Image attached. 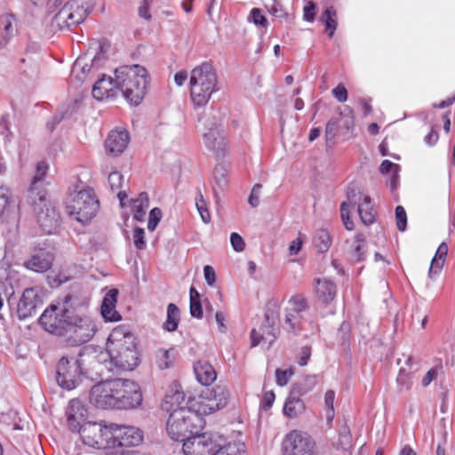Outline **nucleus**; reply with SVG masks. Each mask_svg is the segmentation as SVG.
<instances>
[{
  "mask_svg": "<svg viewBox=\"0 0 455 455\" xmlns=\"http://www.w3.org/2000/svg\"><path fill=\"white\" fill-rule=\"evenodd\" d=\"M139 363L135 339L121 328L115 329L108 339V353L91 363V370L99 377L105 371H132Z\"/></svg>",
  "mask_w": 455,
  "mask_h": 455,
  "instance_id": "obj_1",
  "label": "nucleus"
},
{
  "mask_svg": "<svg viewBox=\"0 0 455 455\" xmlns=\"http://www.w3.org/2000/svg\"><path fill=\"white\" fill-rule=\"evenodd\" d=\"M119 92L132 106L140 104L147 93L148 71L140 65L122 66L115 70Z\"/></svg>",
  "mask_w": 455,
  "mask_h": 455,
  "instance_id": "obj_2",
  "label": "nucleus"
},
{
  "mask_svg": "<svg viewBox=\"0 0 455 455\" xmlns=\"http://www.w3.org/2000/svg\"><path fill=\"white\" fill-rule=\"evenodd\" d=\"M87 305L76 297L73 314L67 315L68 318L67 333L64 338L68 346L76 347L90 341L97 331L94 321L82 312Z\"/></svg>",
  "mask_w": 455,
  "mask_h": 455,
  "instance_id": "obj_3",
  "label": "nucleus"
},
{
  "mask_svg": "<svg viewBox=\"0 0 455 455\" xmlns=\"http://www.w3.org/2000/svg\"><path fill=\"white\" fill-rule=\"evenodd\" d=\"M190 94L194 104L206 105L213 92L218 91V76L215 68L209 62H204L192 69L190 75Z\"/></svg>",
  "mask_w": 455,
  "mask_h": 455,
  "instance_id": "obj_4",
  "label": "nucleus"
},
{
  "mask_svg": "<svg viewBox=\"0 0 455 455\" xmlns=\"http://www.w3.org/2000/svg\"><path fill=\"white\" fill-rule=\"evenodd\" d=\"M100 202L93 188H84L78 189L76 186L74 192H69L66 199V211L78 222L86 224L97 214Z\"/></svg>",
  "mask_w": 455,
  "mask_h": 455,
  "instance_id": "obj_5",
  "label": "nucleus"
},
{
  "mask_svg": "<svg viewBox=\"0 0 455 455\" xmlns=\"http://www.w3.org/2000/svg\"><path fill=\"white\" fill-rule=\"evenodd\" d=\"M74 303L76 296L67 295L58 305H51L44 311L39 318V323L46 331L64 337L69 321L67 315L73 314Z\"/></svg>",
  "mask_w": 455,
  "mask_h": 455,
  "instance_id": "obj_6",
  "label": "nucleus"
},
{
  "mask_svg": "<svg viewBox=\"0 0 455 455\" xmlns=\"http://www.w3.org/2000/svg\"><path fill=\"white\" fill-rule=\"evenodd\" d=\"M200 417L188 408H179L171 412L167 423L166 431L171 439L182 442L192 438L198 432L197 422Z\"/></svg>",
  "mask_w": 455,
  "mask_h": 455,
  "instance_id": "obj_7",
  "label": "nucleus"
},
{
  "mask_svg": "<svg viewBox=\"0 0 455 455\" xmlns=\"http://www.w3.org/2000/svg\"><path fill=\"white\" fill-rule=\"evenodd\" d=\"M64 0H48L49 12L55 11ZM91 12V6L84 0H69L54 16L56 25L60 28H71L81 24Z\"/></svg>",
  "mask_w": 455,
  "mask_h": 455,
  "instance_id": "obj_8",
  "label": "nucleus"
},
{
  "mask_svg": "<svg viewBox=\"0 0 455 455\" xmlns=\"http://www.w3.org/2000/svg\"><path fill=\"white\" fill-rule=\"evenodd\" d=\"M107 373V371H105ZM101 381L94 385L90 392V403L100 409H116V391L119 384L117 379H109L111 376L104 374Z\"/></svg>",
  "mask_w": 455,
  "mask_h": 455,
  "instance_id": "obj_9",
  "label": "nucleus"
},
{
  "mask_svg": "<svg viewBox=\"0 0 455 455\" xmlns=\"http://www.w3.org/2000/svg\"><path fill=\"white\" fill-rule=\"evenodd\" d=\"M224 443V438L218 434H195L184 442L182 449L186 455H215Z\"/></svg>",
  "mask_w": 455,
  "mask_h": 455,
  "instance_id": "obj_10",
  "label": "nucleus"
},
{
  "mask_svg": "<svg viewBox=\"0 0 455 455\" xmlns=\"http://www.w3.org/2000/svg\"><path fill=\"white\" fill-rule=\"evenodd\" d=\"M56 374L59 386L72 390L79 385L82 376L87 372L84 371L81 360L63 356L57 364Z\"/></svg>",
  "mask_w": 455,
  "mask_h": 455,
  "instance_id": "obj_11",
  "label": "nucleus"
},
{
  "mask_svg": "<svg viewBox=\"0 0 455 455\" xmlns=\"http://www.w3.org/2000/svg\"><path fill=\"white\" fill-rule=\"evenodd\" d=\"M283 455H316L315 443L307 432L292 430L282 443Z\"/></svg>",
  "mask_w": 455,
  "mask_h": 455,
  "instance_id": "obj_12",
  "label": "nucleus"
},
{
  "mask_svg": "<svg viewBox=\"0 0 455 455\" xmlns=\"http://www.w3.org/2000/svg\"><path fill=\"white\" fill-rule=\"evenodd\" d=\"M83 443L97 449L111 447V424L102 425L96 422H87L79 432Z\"/></svg>",
  "mask_w": 455,
  "mask_h": 455,
  "instance_id": "obj_13",
  "label": "nucleus"
},
{
  "mask_svg": "<svg viewBox=\"0 0 455 455\" xmlns=\"http://www.w3.org/2000/svg\"><path fill=\"white\" fill-rule=\"evenodd\" d=\"M119 387L116 391V409L129 410L141 404L142 394L140 387L132 380L117 379Z\"/></svg>",
  "mask_w": 455,
  "mask_h": 455,
  "instance_id": "obj_14",
  "label": "nucleus"
},
{
  "mask_svg": "<svg viewBox=\"0 0 455 455\" xmlns=\"http://www.w3.org/2000/svg\"><path fill=\"white\" fill-rule=\"evenodd\" d=\"M44 291L40 287L24 290L17 305V316L24 320L36 315L38 307L43 306Z\"/></svg>",
  "mask_w": 455,
  "mask_h": 455,
  "instance_id": "obj_15",
  "label": "nucleus"
},
{
  "mask_svg": "<svg viewBox=\"0 0 455 455\" xmlns=\"http://www.w3.org/2000/svg\"><path fill=\"white\" fill-rule=\"evenodd\" d=\"M111 447L137 446L143 441L142 431L132 426L111 424Z\"/></svg>",
  "mask_w": 455,
  "mask_h": 455,
  "instance_id": "obj_16",
  "label": "nucleus"
},
{
  "mask_svg": "<svg viewBox=\"0 0 455 455\" xmlns=\"http://www.w3.org/2000/svg\"><path fill=\"white\" fill-rule=\"evenodd\" d=\"M230 394L225 386L207 388L202 394L204 413H212L227 406Z\"/></svg>",
  "mask_w": 455,
  "mask_h": 455,
  "instance_id": "obj_17",
  "label": "nucleus"
},
{
  "mask_svg": "<svg viewBox=\"0 0 455 455\" xmlns=\"http://www.w3.org/2000/svg\"><path fill=\"white\" fill-rule=\"evenodd\" d=\"M20 204L9 188L0 187V224L15 223L19 220Z\"/></svg>",
  "mask_w": 455,
  "mask_h": 455,
  "instance_id": "obj_18",
  "label": "nucleus"
},
{
  "mask_svg": "<svg viewBox=\"0 0 455 455\" xmlns=\"http://www.w3.org/2000/svg\"><path fill=\"white\" fill-rule=\"evenodd\" d=\"M35 212H36L37 222L45 234H52L60 227V213L51 203L44 204V206Z\"/></svg>",
  "mask_w": 455,
  "mask_h": 455,
  "instance_id": "obj_19",
  "label": "nucleus"
},
{
  "mask_svg": "<svg viewBox=\"0 0 455 455\" xmlns=\"http://www.w3.org/2000/svg\"><path fill=\"white\" fill-rule=\"evenodd\" d=\"M68 427L72 432L79 433L87 419V411L83 403L77 400L73 399L69 402L68 407L66 411Z\"/></svg>",
  "mask_w": 455,
  "mask_h": 455,
  "instance_id": "obj_20",
  "label": "nucleus"
},
{
  "mask_svg": "<svg viewBox=\"0 0 455 455\" xmlns=\"http://www.w3.org/2000/svg\"><path fill=\"white\" fill-rule=\"evenodd\" d=\"M118 92L119 88L116 76L115 78H112L109 76L102 75V76L95 82L92 90L93 98L99 101L116 98Z\"/></svg>",
  "mask_w": 455,
  "mask_h": 455,
  "instance_id": "obj_21",
  "label": "nucleus"
},
{
  "mask_svg": "<svg viewBox=\"0 0 455 455\" xmlns=\"http://www.w3.org/2000/svg\"><path fill=\"white\" fill-rule=\"evenodd\" d=\"M363 195L360 190L354 185H349L347 190V201L340 204V214L343 224L347 230L354 229V222L350 219V212L348 208L358 205L363 200Z\"/></svg>",
  "mask_w": 455,
  "mask_h": 455,
  "instance_id": "obj_22",
  "label": "nucleus"
},
{
  "mask_svg": "<svg viewBox=\"0 0 455 455\" xmlns=\"http://www.w3.org/2000/svg\"><path fill=\"white\" fill-rule=\"evenodd\" d=\"M204 141L206 148L218 156L224 155L227 151L228 143L224 131L220 129L216 124H214V127L209 128V131L204 134Z\"/></svg>",
  "mask_w": 455,
  "mask_h": 455,
  "instance_id": "obj_23",
  "label": "nucleus"
},
{
  "mask_svg": "<svg viewBox=\"0 0 455 455\" xmlns=\"http://www.w3.org/2000/svg\"><path fill=\"white\" fill-rule=\"evenodd\" d=\"M130 141L129 133L126 130H113L109 132L105 148L108 155L117 156L126 148Z\"/></svg>",
  "mask_w": 455,
  "mask_h": 455,
  "instance_id": "obj_24",
  "label": "nucleus"
},
{
  "mask_svg": "<svg viewBox=\"0 0 455 455\" xmlns=\"http://www.w3.org/2000/svg\"><path fill=\"white\" fill-rule=\"evenodd\" d=\"M274 324V316L266 313L265 323L260 326L259 330L253 329L251 331V347H256L264 341L268 343L269 347L276 339Z\"/></svg>",
  "mask_w": 455,
  "mask_h": 455,
  "instance_id": "obj_25",
  "label": "nucleus"
},
{
  "mask_svg": "<svg viewBox=\"0 0 455 455\" xmlns=\"http://www.w3.org/2000/svg\"><path fill=\"white\" fill-rule=\"evenodd\" d=\"M185 401V394L181 390L180 385L174 381L172 382L161 403V407L165 411H174L179 408H187L183 406L182 403Z\"/></svg>",
  "mask_w": 455,
  "mask_h": 455,
  "instance_id": "obj_26",
  "label": "nucleus"
},
{
  "mask_svg": "<svg viewBox=\"0 0 455 455\" xmlns=\"http://www.w3.org/2000/svg\"><path fill=\"white\" fill-rule=\"evenodd\" d=\"M118 291L111 289L108 291L101 304V315L108 322H117L121 320L120 314L116 310Z\"/></svg>",
  "mask_w": 455,
  "mask_h": 455,
  "instance_id": "obj_27",
  "label": "nucleus"
},
{
  "mask_svg": "<svg viewBox=\"0 0 455 455\" xmlns=\"http://www.w3.org/2000/svg\"><path fill=\"white\" fill-rule=\"evenodd\" d=\"M53 256L46 250H40L35 253L28 260L24 262V266L32 271L43 273L52 267Z\"/></svg>",
  "mask_w": 455,
  "mask_h": 455,
  "instance_id": "obj_28",
  "label": "nucleus"
},
{
  "mask_svg": "<svg viewBox=\"0 0 455 455\" xmlns=\"http://www.w3.org/2000/svg\"><path fill=\"white\" fill-rule=\"evenodd\" d=\"M27 202L34 208V211H37L42 208L44 206V204H50L46 200V189L44 184L31 182L27 192Z\"/></svg>",
  "mask_w": 455,
  "mask_h": 455,
  "instance_id": "obj_29",
  "label": "nucleus"
},
{
  "mask_svg": "<svg viewBox=\"0 0 455 455\" xmlns=\"http://www.w3.org/2000/svg\"><path fill=\"white\" fill-rule=\"evenodd\" d=\"M315 294L320 301L328 304L334 299L337 293L336 284L329 279H315Z\"/></svg>",
  "mask_w": 455,
  "mask_h": 455,
  "instance_id": "obj_30",
  "label": "nucleus"
},
{
  "mask_svg": "<svg viewBox=\"0 0 455 455\" xmlns=\"http://www.w3.org/2000/svg\"><path fill=\"white\" fill-rule=\"evenodd\" d=\"M194 372L199 383L204 386L211 385L217 378V373L211 363L198 360L194 364Z\"/></svg>",
  "mask_w": 455,
  "mask_h": 455,
  "instance_id": "obj_31",
  "label": "nucleus"
},
{
  "mask_svg": "<svg viewBox=\"0 0 455 455\" xmlns=\"http://www.w3.org/2000/svg\"><path fill=\"white\" fill-rule=\"evenodd\" d=\"M0 48L5 46L17 33L15 19L12 14H4L0 18Z\"/></svg>",
  "mask_w": 455,
  "mask_h": 455,
  "instance_id": "obj_32",
  "label": "nucleus"
},
{
  "mask_svg": "<svg viewBox=\"0 0 455 455\" xmlns=\"http://www.w3.org/2000/svg\"><path fill=\"white\" fill-rule=\"evenodd\" d=\"M306 405L302 399L288 396L284 402L283 412L289 419H295L304 413Z\"/></svg>",
  "mask_w": 455,
  "mask_h": 455,
  "instance_id": "obj_33",
  "label": "nucleus"
},
{
  "mask_svg": "<svg viewBox=\"0 0 455 455\" xmlns=\"http://www.w3.org/2000/svg\"><path fill=\"white\" fill-rule=\"evenodd\" d=\"M357 212L364 225L369 226L374 223L376 213L371 204V198L369 196H363V200L358 203Z\"/></svg>",
  "mask_w": 455,
  "mask_h": 455,
  "instance_id": "obj_34",
  "label": "nucleus"
},
{
  "mask_svg": "<svg viewBox=\"0 0 455 455\" xmlns=\"http://www.w3.org/2000/svg\"><path fill=\"white\" fill-rule=\"evenodd\" d=\"M149 206V198L146 192L140 193L139 196L132 200L131 208L133 214V218L141 221L146 214V210Z\"/></svg>",
  "mask_w": 455,
  "mask_h": 455,
  "instance_id": "obj_35",
  "label": "nucleus"
},
{
  "mask_svg": "<svg viewBox=\"0 0 455 455\" xmlns=\"http://www.w3.org/2000/svg\"><path fill=\"white\" fill-rule=\"evenodd\" d=\"M366 242L363 235L358 234L355 235V240L352 242L349 250L351 259L356 262L363 261L365 259Z\"/></svg>",
  "mask_w": 455,
  "mask_h": 455,
  "instance_id": "obj_36",
  "label": "nucleus"
},
{
  "mask_svg": "<svg viewBox=\"0 0 455 455\" xmlns=\"http://www.w3.org/2000/svg\"><path fill=\"white\" fill-rule=\"evenodd\" d=\"M156 363L161 370L169 369L173 366L175 352L173 348H159L155 353Z\"/></svg>",
  "mask_w": 455,
  "mask_h": 455,
  "instance_id": "obj_37",
  "label": "nucleus"
},
{
  "mask_svg": "<svg viewBox=\"0 0 455 455\" xmlns=\"http://www.w3.org/2000/svg\"><path fill=\"white\" fill-rule=\"evenodd\" d=\"M180 320V311L179 307L175 304L170 303L167 307V317L163 324L164 329L170 332L176 331Z\"/></svg>",
  "mask_w": 455,
  "mask_h": 455,
  "instance_id": "obj_38",
  "label": "nucleus"
},
{
  "mask_svg": "<svg viewBox=\"0 0 455 455\" xmlns=\"http://www.w3.org/2000/svg\"><path fill=\"white\" fill-rule=\"evenodd\" d=\"M332 243L331 236L327 229H318L315 231L313 243L319 252H326Z\"/></svg>",
  "mask_w": 455,
  "mask_h": 455,
  "instance_id": "obj_39",
  "label": "nucleus"
},
{
  "mask_svg": "<svg viewBox=\"0 0 455 455\" xmlns=\"http://www.w3.org/2000/svg\"><path fill=\"white\" fill-rule=\"evenodd\" d=\"M320 21L324 24L329 37H332L337 28V13L332 6L327 7L323 12Z\"/></svg>",
  "mask_w": 455,
  "mask_h": 455,
  "instance_id": "obj_40",
  "label": "nucleus"
},
{
  "mask_svg": "<svg viewBox=\"0 0 455 455\" xmlns=\"http://www.w3.org/2000/svg\"><path fill=\"white\" fill-rule=\"evenodd\" d=\"M245 452V445L241 441L224 443L215 452V455H243Z\"/></svg>",
  "mask_w": 455,
  "mask_h": 455,
  "instance_id": "obj_41",
  "label": "nucleus"
},
{
  "mask_svg": "<svg viewBox=\"0 0 455 455\" xmlns=\"http://www.w3.org/2000/svg\"><path fill=\"white\" fill-rule=\"evenodd\" d=\"M288 305L289 307L287 308L296 314H300L308 309L307 300L302 294L293 295L289 299Z\"/></svg>",
  "mask_w": 455,
  "mask_h": 455,
  "instance_id": "obj_42",
  "label": "nucleus"
},
{
  "mask_svg": "<svg viewBox=\"0 0 455 455\" xmlns=\"http://www.w3.org/2000/svg\"><path fill=\"white\" fill-rule=\"evenodd\" d=\"M337 446L344 451L349 450L352 447V435L348 426L346 424L341 426L339 429Z\"/></svg>",
  "mask_w": 455,
  "mask_h": 455,
  "instance_id": "obj_43",
  "label": "nucleus"
},
{
  "mask_svg": "<svg viewBox=\"0 0 455 455\" xmlns=\"http://www.w3.org/2000/svg\"><path fill=\"white\" fill-rule=\"evenodd\" d=\"M334 400H335V392L333 390H328L324 395V404L326 407V421L327 425L331 427L332 424V420L335 417L334 411Z\"/></svg>",
  "mask_w": 455,
  "mask_h": 455,
  "instance_id": "obj_44",
  "label": "nucleus"
},
{
  "mask_svg": "<svg viewBox=\"0 0 455 455\" xmlns=\"http://www.w3.org/2000/svg\"><path fill=\"white\" fill-rule=\"evenodd\" d=\"M196 205L198 212L200 213L201 219L204 223H209L211 220V214L207 209V204L204 199L201 191H198V195L196 198Z\"/></svg>",
  "mask_w": 455,
  "mask_h": 455,
  "instance_id": "obj_45",
  "label": "nucleus"
},
{
  "mask_svg": "<svg viewBox=\"0 0 455 455\" xmlns=\"http://www.w3.org/2000/svg\"><path fill=\"white\" fill-rule=\"evenodd\" d=\"M228 171L223 165H218L213 172V179L220 189H224L228 185Z\"/></svg>",
  "mask_w": 455,
  "mask_h": 455,
  "instance_id": "obj_46",
  "label": "nucleus"
},
{
  "mask_svg": "<svg viewBox=\"0 0 455 455\" xmlns=\"http://www.w3.org/2000/svg\"><path fill=\"white\" fill-rule=\"evenodd\" d=\"M266 7L269 13L276 18L287 17V13L279 0H270L269 3L266 4Z\"/></svg>",
  "mask_w": 455,
  "mask_h": 455,
  "instance_id": "obj_47",
  "label": "nucleus"
},
{
  "mask_svg": "<svg viewBox=\"0 0 455 455\" xmlns=\"http://www.w3.org/2000/svg\"><path fill=\"white\" fill-rule=\"evenodd\" d=\"M300 314H296L291 310L286 308L285 314V323L289 325L290 331L296 332L300 329L299 322H300Z\"/></svg>",
  "mask_w": 455,
  "mask_h": 455,
  "instance_id": "obj_48",
  "label": "nucleus"
},
{
  "mask_svg": "<svg viewBox=\"0 0 455 455\" xmlns=\"http://www.w3.org/2000/svg\"><path fill=\"white\" fill-rule=\"evenodd\" d=\"M395 221L399 231L403 232L407 228V214L405 209L398 205L395 208Z\"/></svg>",
  "mask_w": 455,
  "mask_h": 455,
  "instance_id": "obj_49",
  "label": "nucleus"
},
{
  "mask_svg": "<svg viewBox=\"0 0 455 455\" xmlns=\"http://www.w3.org/2000/svg\"><path fill=\"white\" fill-rule=\"evenodd\" d=\"M161 219L162 211L157 207L153 208L149 212L148 229L149 231H154L158 223L160 222Z\"/></svg>",
  "mask_w": 455,
  "mask_h": 455,
  "instance_id": "obj_50",
  "label": "nucleus"
},
{
  "mask_svg": "<svg viewBox=\"0 0 455 455\" xmlns=\"http://www.w3.org/2000/svg\"><path fill=\"white\" fill-rule=\"evenodd\" d=\"M294 371L292 368L287 369V370H281L276 369L275 371V378H276V384L280 387L285 386L289 379L293 375Z\"/></svg>",
  "mask_w": 455,
  "mask_h": 455,
  "instance_id": "obj_51",
  "label": "nucleus"
},
{
  "mask_svg": "<svg viewBox=\"0 0 455 455\" xmlns=\"http://www.w3.org/2000/svg\"><path fill=\"white\" fill-rule=\"evenodd\" d=\"M133 243L137 249L143 250L146 248L145 232L144 229L136 227L133 230Z\"/></svg>",
  "mask_w": 455,
  "mask_h": 455,
  "instance_id": "obj_52",
  "label": "nucleus"
},
{
  "mask_svg": "<svg viewBox=\"0 0 455 455\" xmlns=\"http://www.w3.org/2000/svg\"><path fill=\"white\" fill-rule=\"evenodd\" d=\"M109 188L112 191L119 189L124 181V176L118 172H113L108 178Z\"/></svg>",
  "mask_w": 455,
  "mask_h": 455,
  "instance_id": "obj_53",
  "label": "nucleus"
},
{
  "mask_svg": "<svg viewBox=\"0 0 455 455\" xmlns=\"http://www.w3.org/2000/svg\"><path fill=\"white\" fill-rule=\"evenodd\" d=\"M316 14V4L308 1L303 8V19L307 22H313Z\"/></svg>",
  "mask_w": 455,
  "mask_h": 455,
  "instance_id": "obj_54",
  "label": "nucleus"
},
{
  "mask_svg": "<svg viewBox=\"0 0 455 455\" xmlns=\"http://www.w3.org/2000/svg\"><path fill=\"white\" fill-rule=\"evenodd\" d=\"M48 166L44 162H39L36 164V172L32 179L31 182L44 184V176L46 174Z\"/></svg>",
  "mask_w": 455,
  "mask_h": 455,
  "instance_id": "obj_55",
  "label": "nucleus"
},
{
  "mask_svg": "<svg viewBox=\"0 0 455 455\" xmlns=\"http://www.w3.org/2000/svg\"><path fill=\"white\" fill-rule=\"evenodd\" d=\"M230 243H231V245H232V248L234 249V251H235L237 252L243 251L245 248L244 240L239 234H237L235 232H233L230 235Z\"/></svg>",
  "mask_w": 455,
  "mask_h": 455,
  "instance_id": "obj_56",
  "label": "nucleus"
},
{
  "mask_svg": "<svg viewBox=\"0 0 455 455\" xmlns=\"http://www.w3.org/2000/svg\"><path fill=\"white\" fill-rule=\"evenodd\" d=\"M261 188L262 186L260 184H255L249 196L248 203L253 208H256L259 204V195Z\"/></svg>",
  "mask_w": 455,
  "mask_h": 455,
  "instance_id": "obj_57",
  "label": "nucleus"
},
{
  "mask_svg": "<svg viewBox=\"0 0 455 455\" xmlns=\"http://www.w3.org/2000/svg\"><path fill=\"white\" fill-rule=\"evenodd\" d=\"M338 123H339L338 119L331 118L326 124L325 136H326L327 140H332L336 136L337 132H338V127H339Z\"/></svg>",
  "mask_w": 455,
  "mask_h": 455,
  "instance_id": "obj_58",
  "label": "nucleus"
},
{
  "mask_svg": "<svg viewBox=\"0 0 455 455\" xmlns=\"http://www.w3.org/2000/svg\"><path fill=\"white\" fill-rule=\"evenodd\" d=\"M445 259H439L437 257H434L428 271V275L433 278L434 275H437L443 268Z\"/></svg>",
  "mask_w": 455,
  "mask_h": 455,
  "instance_id": "obj_59",
  "label": "nucleus"
},
{
  "mask_svg": "<svg viewBox=\"0 0 455 455\" xmlns=\"http://www.w3.org/2000/svg\"><path fill=\"white\" fill-rule=\"evenodd\" d=\"M307 390L305 388L301 383L296 382L293 383L291 387V391L288 396H293L294 398L301 399L300 397L307 394Z\"/></svg>",
  "mask_w": 455,
  "mask_h": 455,
  "instance_id": "obj_60",
  "label": "nucleus"
},
{
  "mask_svg": "<svg viewBox=\"0 0 455 455\" xmlns=\"http://www.w3.org/2000/svg\"><path fill=\"white\" fill-rule=\"evenodd\" d=\"M332 95L336 98V100L339 102H345L347 100V91L346 87L339 84L332 90Z\"/></svg>",
  "mask_w": 455,
  "mask_h": 455,
  "instance_id": "obj_61",
  "label": "nucleus"
},
{
  "mask_svg": "<svg viewBox=\"0 0 455 455\" xmlns=\"http://www.w3.org/2000/svg\"><path fill=\"white\" fill-rule=\"evenodd\" d=\"M251 16L252 19V21L256 25H260L263 27H266L267 25V19L266 17L261 13V11L258 8H253L251 11Z\"/></svg>",
  "mask_w": 455,
  "mask_h": 455,
  "instance_id": "obj_62",
  "label": "nucleus"
},
{
  "mask_svg": "<svg viewBox=\"0 0 455 455\" xmlns=\"http://www.w3.org/2000/svg\"><path fill=\"white\" fill-rule=\"evenodd\" d=\"M379 171L383 174L388 172L397 173L399 171V165L392 163L389 160H384L379 166Z\"/></svg>",
  "mask_w": 455,
  "mask_h": 455,
  "instance_id": "obj_63",
  "label": "nucleus"
},
{
  "mask_svg": "<svg viewBox=\"0 0 455 455\" xmlns=\"http://www.w3.org/2000/svg\"><path fill=\"white\" fill-rule=\"evenodd\" d=\"M275 393L273 391H267L264 394L261 401V408L265 411L270 409L275 402Z\"/></svg>",
  "mask_w": 455,
  "mask_h": 455,
  "instance_id": "obj_64",
  "label": "nucleus"
}]
</instances>
